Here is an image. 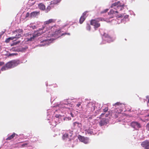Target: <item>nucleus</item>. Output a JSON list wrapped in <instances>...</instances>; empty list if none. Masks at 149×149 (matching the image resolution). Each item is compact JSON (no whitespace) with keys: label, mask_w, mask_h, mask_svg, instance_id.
Instances as JSON below:
<instances>
[{"label":"nucleus","mask_w":149,"mask_h":149,"mask_svg":"<svg viewBox=\"0 0 149 149\" xmlns=\"http://www.w3.org/2000/svg\"><path fill=\"white\" fill-rule=\"evenodd\" d=\"M146 129L149 131V123H148L146 125Z\"/></svg>","instance_id":"obj_30"},{"label":"nucleus","mask_w":149,"mask_h":149,"mask_svg":"<svg viewBox=\"0 0 149 149\" xmlns=\"http://www.w3.org/2000/svg\"><path fill=\"white\" fill-rule=\"evenodd\" d=\"M20 63V61L18 60H12L7 62L1 69V71H4L16 67Z\"/></svg>","instance_id":"obj_1"},{"label":"nucleus","mask_w":149,"mask_h":149,"mask_svg":"<svg viewBox=\"0 0 149 149\" xmlns=\"http://www.w3.org/2000/svg\"><path fill=\"white\" fill-rule=\"evenodd\" d=\"M147 104L148 106H149V98H148L147 102Z\"/></svg>","instance_id":"obj_44"},{"label":"nucleus","mask_w":149,"mask_h":149,"mask_svg":"<svg viewBox=\"0 0 149 149\" xmlns=\"http://www.w3.org/2000/svg\"><path fill=\"white\" fill-rule=\"evenodd\" d=\"M108 10H109L108 9H106L105 10H104L103 11H102L101 12V13L102 14V13H106L107 12Z\"/></svg>","instance_id":"obj_27"},{"label":"nucleus","mask_w":149,"mask_h":149,"mask_svg":"<svg viewBox=\"0 0 149 149\" xmlns=\"http://www.w3.org/2000/svg\"><path fill=\"white\" fill-rule=\"evenodd\" d=\"M45 28L44 27H42V28L39 29L37 31H35L32 34H30L31 37L30 38H27V40L28 41H31L33 40L35 38L40 36L43 33V32L42 31L40 32V31Z\"/></svg>","instance_id":"obj_3"},{"label":"nucleus","mask_w":149,"mask_h":149,"mask_svg":"<svg viewBox=\"0 0 149 149\" xmlns=\"http://www.w3.org/2000/svg\"><path fill=\"white\" fill-rule=\"evenodd\" d=\"M93 104L92 103H90L88 105V106L89 108H91V110L92 111H94L95 110V107L93 105Z\"/></svg>","instance_id":"obj_15"},{"label":"nucleus","mask_w":149,"mask_h":149,"mask_svg":"<svg viewBox=\"0 0 149 149\" xmlns=\"http://www.w3.org/2000/svg\"><path fill=\"white\" fill-rule=\"evenodd\" d=\"M61 0H54L53 1H52V3L54 4H57L58 3L60 2Z\"/></svg>","instance_id":"obj_21"},{"label":"nucleus","mask_w":149,"mask_h":149,"mask_svg":"<svg viewBox=\"0 0 149 149\" xmlns=\"http://www.w3.org/2000/svg\"><path fill=\"white\" fill-rule=\"evenodd\" d=\"M16 32L17 33H20V34L22 33L23 32V30L22 29H17L14 31V32L15 33Z\"/></svg>","instance_id":"obj_20"},{"label":"nucleus","mask_w":149,"mask_h":149,"mask_svg":"<svg viewBox=\"0 0 149 149\" xmlns=\"http://www.w3.org/2000/svg\"><path fill=\"white\" fill-rule=\"evenodd\" d=\"M86 12H84V13H83V15L82 16H84L85 17V16H86Z\"/></svg>","instance_id":"obj_39"},{"label":"nucleus","mask_w":149,"mask_h":149,"mask_svg":"<svg viewBox=\"0 0 149 149\" xmlns=\"http://www.w3.org/2000/svg\"><path fill=\"white\" fill-rule=\"evenodd\" d=\"M103 41L102 44H104L105 43V41L108 42H110L113 41L114 39L109 35L107 33H104L102 36Z\"/></svg>","instance_id":"obj_4"},{"label":"nucleus","mask_w":149,"mask_h":149,"mask_svg":"<svg viewBox=\"0 0 149 149\" xmlns=\"http://www.w3.org/2000/svg\"><path fill=\"white\" fill-rule=\"evenodd\" d=\"M86 29L88 31H90L91 29V26L89 24H87L86 26Z\"/></svg>","instance_id":"obj_23"},{"label":"nucleus","mask_w":149,"mask_h":149,"mask_svg":"<svg viewBox=\"0 0 149 149\" xmlns=\"http://www.w3.org/2000/svg\"><path fill=\"white\" fill-rule=\"evenodd\" d=\"M40 14V11H34L30 13V16L31 18H34L39 15Z\"/></svg>","instance_id":"obj_10"},{"label":"nucleus","mask_w":149,"mask_h":149,"mask_svg":"<svg viewBox=\"0 0 149 149\" xmlns=\"http://www.w3.org/2000/svg\"><path fill=\"white\" fill-rule=\"evenodd\" d=\"M30 15V14L29 13H27L26 14V16H25V18H26L27 17H28L29 16V15Z\"/></svg>","instance_id":"obj_31"},{"label":"nucleus","mask_w":149,"mask_h":149,"mask_svg":"<svg viewBox=\"0 0 149 149\" xmlns=\"http://www.w3.org/2000/svg\"><path fill=\"white\" fill-rule=\"evenodd\" d=\"M124 6V4H121L120 3V1H118L117 2H116L112 4L111 7L112 8H114L116 10H117L118 9H119V8L121 7V8H120V10H121L123 8Z\"/></svg>","instance_id":"obj_6"},{"label":"nucleus","mask_w":149,"mask_h":149,"mask_svg":"<svg viewBox=\"0 0 149 149\" xmlns=\"http://www.w3.org/2000/svg\"><path fill=\"white\" fill-rule=\"evenodd\" d=\"M115 13H118V12L116 10V11H115Z\"/></svg>","instance_id":"obj_50"},{"label":"nucleus","mask_w":149,"mask_h":149,"mask_svg":"<svg viewBox=\"0 0 149 149\" xmlns=\"http://www.w3.org/2000/svg\"><path fill=\"white\" fill-rule=\"evenodd\" d=\"M113 16H111V17H109V18H113Z\"/></svg>","instance_id":"obj_51"},{"label":"nucleus","mask_w":149,"mask_h":149,"mask_svg":"<svg viewBox=\"0 0 149 149\" xmlns=\"http://www.w3.org/2000/svg\"><path fill=\"white\" fill-rule=\"evenodd\" d=\"M107 120L106 118H102L101 120L99 122V125L101 126H102L104 125H106L107 123Z\"/></svg>","instance_id":"obj_11"},{"label":"nucleus","mask_w":149,"mask_h":149,"mask_svg":"<svg viewBox=\"0 0 149 149\" xmlns=\"http://www.w3.org/2000/svg\"><path fill=\"white\" fill-rule=\"evenodd\" d=\"M115 11L113 10H110V12L109 13V14H110L113 15V14H115Z\"/></svg>","instance_id":"obj_28"},{"label":"nucleus","mask_w":149,"mask_h":149,"mask_svg":"<svg viewBox=\"0 0 149 149\" xmlns=\"http://www.w3.org/2000/svg\"><path fill=\"white\" fill-rule=\"evenodd\" d=\"M29 143L27 142H26L20 145L21 147H26L28 146Z\"/></svg>","instance_id":"obj_17"},{"label":"nucleus","mask_w":149,"mask_h":149,"mask_svg":"<svg viewBox=\"0 0 149 149\" xmlns=\"http://www.w3.org/2000/svg\"><path fill=\"white\" fill-rule=\"evenodd\" d=\"M109 114H109H106L105 115V116L106 117H107L108 116V115Z\"/></svg>","instance_id":"obj_47"},{"label":"nucleus","mask_w":149,"mask_h":149,"mask_svg":"<svg viewBox=\"0 0 149 149\" xmlns=\"http://www.w3.org/2000/svg\"><path fill=\"white\" fill-rule=\"evenodd\" d=\"M85 132L86 133H88V134H91L93 132L91 131H90L89 130H85Z\"/></svg>","instance_id":"obj_26"},{"label":"nucleus","mask_w":149,"mask_h":149,"mask_svg":"<svg viewBox=\"0 0 149 149\" xmlns=\"http://www.w3.org/2000/svg\"><path fill=\"white\" fill-rule=\"evenodd\" d=\"M81 105V104L79 102L77 104V106L78 107H79Z\"/></svg>","instance_id":"obj_38"},{"label":"nucleus","mask_w":149,"mask_h":149,"mask_svg":"<svg viewBox=\"0 0 149 149\" xmlns=\"http://www.w3.org/2000/svg\"><path fill=\"white\" fill-rule=\"evenodd\" d=\"M149 117V114L147 115H146L145 116V117Z\"/></svg>","instance_id":"obj_48"},{"label":"nucleus","mask_w":149,"mask_h":149,"mask_svg":"<svg viewBox=\"0 0 149 149\" xmlns=\"http://www.w3.org/2000/svg\"><path fill=\"white\" fill-rule=\"evenodd\" d=\"M55 22V20L54 19H50L48 20L45 21L44 22V25H48L49 24L54 23Z\"/></svg>","instance_id":"obj_12"},{"label":"nucleus","mask_w":149,"mask_h":149,"mask_svg":"<svg viewBox=\"0 0 149 149\" xmlns=\"http://www.w3.org/2000/svg\"><path fill=\"white\" fill-rule=\"evenodd\" d=\"M66 34H68V35H69L70 34L69 33H63L62 34V35H66Z\"/></svg>","instance_id":"obj_41"},{"label":"nucleus","mask_w":149,"mask_h":149,"mask_svg":"<svg viewBox=\"0 0 149 149\" xmlns=\"http://www.w3.org/2000/svg\"><path fill=\"white\" fill-rule=\"evenodd\" d=\"M123 17V16L122 15H121L120 16L118 17Z\"/></svg>","instance_id":"obj_49"},{"label":"nucleus","mask_w":149,"mask_h":149,"mask_svg":"<svg viewBox=\"0 0 149 149\" xmlns=\"http://www.w3.org/2000/svg\"><path fill=\"white\" fill-rule=\"evenodd\" d=\"M146 97H148V96H147Z\"/></svg>","instance_id":"obj_53"},{"label":"nucleus","mask_w":149,"mask_h":149,"mask_svg":"<svg viewBox=\"0 0 149 149\" xmlns=\"http://www.w3.org/2000/svg\"><path fill=\"white\" fill-rule=\"evenodd\" d=\"M51 9V7L50 6H48L47 7V8L46 9L45 8V10L46 12L47 13L48 11H49Z\"/></svg>","instance_id":"obj_24"},{"label":"nucleus","mask_w":149,"mask_h":149,"mask_svg":"<svg viewBox=\"0 0 149 149\" xmlns=\"http://www.w3.org/2000/svg\"><path fill=\"white\" fill-rule=\"evenodd\" d=\"M19 42H20V41H18L17 42H16L14 43L13 44H14V45H16V44H18Z\"/></svg>","instance_id":"obj_36"},{"label":"nucleus","mask_w":149,"mask_h":149,"mask_svg":"<svg viewBox=\"0 0 149 149\" xmlns=\"http://www.w3.org/2000/svg\"><path fill=\"white\" fill-rule=\"evenodd\" d=\"M70 115L72 117H74V114H73L72 113H70Z\"/></svg>","instance_id":"obj_45"},{"label":"nucleus","mask_w":149,"mask_h":149,"mask_svg":"<svg viewBox=\"0 0 149 149\" xmlns=\"http://www.w3.org/2000/svg\"><path fill=\"white\" fill-rule=\"evenodd\" d=\"M79 124L77 122H75L73 123L74 126H75L76 125V124Z\"/></svg>","instance_id":"obj_35"},{"label":"nucleus","mask_w":149,"mask_h":149,"mask_svg":"<svg viewBox=\"0 0 149 149\" xmlns=\"http://www.w3.org/2000/svg\"><path fill=\"white\" fill-rule=\"evenodd\" d=\"M101 21H102V19L100 18L92 19L90 21V24L93 26L95 29L98 28L100 26V24L99 23V22Z\"/></svg>","instance_id":"obj_5"},{"label":"nucleus","mask_w":149,"mask_h":149,"mask_svg":"<svg viewBox=\"0 0 149 149\" xmlns=\"http://www.w3.org/2000/svg\"><path fill=\"white\" fill-rule=\"evenodd\" d=\"M67 132H68L69 137H71L72 136V131H67Z\"/></svg>","instance_id":"obj_25"},{"label":"nucleus","mask_w":149,"mask_h":149,"mask_svg":"<svg viewBox=\"0 0 149 149\" xmlns=\"http://www.w3.org/2000/svg\"><path fill=\"white\" fill-rule=\"evenodd\" d=\"M115 105L116 108L114 109V112L112 113L111 116L113 117L116 118L118 117V115L123 111L121 108L123 105L119 102H117Z\"/></svg>","instance_id":"obj_2"},{"label":"nucleus","mask_w":149,"mask_h":149,"mask_svg":"<svg viewBox=\"0 0 149 149\" xmlns=\"http://www.w3.org/2000/svg\"><path fill=\"white\" fill-rule=\"evenodd\" d=\"M60 30H58L56 31L53 34V35L54 36V37H56V36H59L60 35Z\"/></svg>","instance_id":"obj_16"},{"label":"nucleus","mask_w":149,"mask_h":149,"mask_svg":"<svg viewBox=\"0 0 149 149\" xmlns=\"http://www.w3.org/2000/svg\"><path fill=\"white\" fill-rule=\"evenodd\" d=\"M1 72L0 71V74H1Z\"/></svg>","instance_id":"obj_54"},{"label":"nucleus","mask_w":149,"mask_h":149,"mask_svg":"<svg viewBox=\"0 0 149 149\" xmlns=\"http://www.w3.org/2000/svg\"><path fill=\"white\" fill-rule=\"evenodd\" d=\"M104 113H102L100 116V118H101V117H102L104 115Z\"/></svg>","instance_id":"obj_43"},{"label":"nucleus","mask_w":149,"mask_h":149,"mask_svg":"<svg viewBox=\"0 0 149 149\" xmlns=\"http://www.w3.org/2000/svg\"><path fill=\"white\" fill-rule=\"evenodd\" d=\"M21 37V34L18 33L16 34L15 36H14V38H20Z\"/></svg>","instance_id":"obj_22"},{"label":"nucleus","mask_w":149,"mask_h":149,"mask_svg":"<svg viewBox=\"0 0 149 149\" xmlns=\"http://www.w3.org/2000/svg\"><path fill=\"white\" fill-rule=\"evenodd\" d=\"M85 17L84 16H81L80 19L79 20V22L81 24H82L84 21L85 20Z\"/></svg>","instance_id":"obj_18"},{"label":"nucleus","mask_w":149,"mask_h":149,"mask_svg":"<svg viewBox=\"0 0 149 149\" xmlns=\"http://www.w3.org/2000/svg\"><path fill=\"white\" fill-rule=\"evenodd\" d=\"M38 7L39 9L42 10H45V6L42 3H40L38 5Z\"/></svg>","instance_id":"obj_13"},{"label":"nucleus","mask_w":149,"mask_h":149,"mask_svg":"<svg viewBox=\"0 0 149 149\" xmlns=\"http://www.w3.org/2000/svg\"><path fill=\"white\" fill-rule=\"evenodd\" d=\"M79 140L81 142L86 144L88 142V139L87 138H85L84 136H79L78 137Z\"/></svg>","instance_id":"obj_9"},{"label":"nucleus","mask_w":149,"mask_h":149,"mask_svg":"<svg viewBox=\"0 0 149 149\" xmlns=\"http://www.w3.org/2000/svg\"><path fill=\"white\" fill-rule=\"evenodd\" d=\"M131 126L136 130H137L141 127L140 123L137 122H132L131 123Z\"/></svg>","instance_id":"obj_7"},{"label":"nucleus","mask_w":149,"mask_h":149,"mask_svg":"<svg viewBox=\"0 0 149 149\" xmlns=\"http://www.w3.org/2000/svg\"><path fill=\"white\" fill-rule=\"evenodd\" d=\"M14 54H10L9 55V56H13Z\"/></svg>","instance_id":"obj_46"},{"label":"nucleus","mask_w":149,"mask_h":149,"mask_svg":"<svg viewBox=\"0 0 149 149\" xmlns=\"http://www.w3.org/2000/svg\"><path fill=\"white\" fill-rule=\"evenodd\" d=\"M146 120H147V121H148V119H146Z\"/></svg>","instance_id":"obj_52"},{"label":"nucleus","mask_w":149,"mask_h":149,"mask_svg":"<svg viewBox=\"0 0 149 149\" xmlns=\"http://www.w3.org/2000/svg\"><path fill=\"white\" fill-rule=\"evenodd\" d=\"M4 64V63L3 62H0V67Z\"/></svg>","instance_id":"obj_34"},{"label":"nucleus","mask_w":149,"mask_h":149,"mask_svg":"<svg viewBox=\"0 0 149 149\" xmlns=\"http://www.w3.org/2000/svg\"><path fill=\"white\" fill-rule=\"evenodd\" d=\"M141 145L145 149H149V141L148 140H145L142 142Z\"/></svg>","instance_id":"obj_8"},{"label":"nucleus","mask_w":149,"mask_h":149,"mask_svg":"<svg viewBox=\"0 0 149 149\" xmlns=\"http://www.w3.org/2000/svg\"><path fill=\"white\" fill-rule=\"evenodd\" d=\"M19 42H20V41H18L17 42H16L14 43L13 44H14V45H16V44H18Z\"/></svg>","instance_id":"obj_37"},{"label":"nucleus","mask_w":149,"mask_h":149,"mask_svg":"<svg viewBox=\"0 0 149 149\" xmlns=\"http://www.w3.org/2000/svg\"><path fill=\"white\" fill-rule=\"evenodd\" d=\"M32 27L33 29H36V26L35 25L32 26Z\"/></svg>","instance_id":"obj_40"},{"label":"nucleus","mask_w":149,"mask_h":149,"mask_svg":"<svg viewBox=\"0 0 149 149\" xmlns=\"http://www.w3.org/2000/svg\"><path fill=\"white\" fill-rule=\"evenodd\" d=\"M69 137V133L68 132H67L64 134L63 136V139H65Z\"/></svg>","instance_id":"obj_19"},{"label":"nucleus","mask_w":149,"mask_h":149,"mask_svg":"<svg viewBox=\"0 0 149 149\" xmlns=\"http://www.w3.org/2000/svg\"><path fill=\"white\" fill-rule=\"evenodd\" d=\"M108 110V107H105L104 109H103V111L106 113L107 111Z\"/></svg>","instance_id":"obj_29"},{"label":"nucleus","mask_w":149,"mask_h":149,"mask_svg":"<svg viewBox=\"0 0 149 149\" xmlns=\"http://www.w3.org/2000/svg\"><path fill=\"white\" fill-rule=\"evenodd\" d=\"M15 136H17V135L15 133H13L12 135L10 136H8L7 138L6 139V140L7 141L13 139Z\"/></svg>","instance_id":"obj_14"},{"label":"nucleus","mask_w":149,"mask_h":149,"mask_svg":"<svg viewBox=\"0 0 149 149\" xmlns=\"http://www.w3.org/2000/svg\"><path fill=\"white\" fill-rule=\"evenodd\" d=\"M10 40H9V39H8V38H7L6 40H5V42L6 43H8L10 42Z\"/></svg>","instance_id":"obj_32"},{"label":"nucleus","mask_w":149,"mask_h":149,"mask_svg":"<svg viewBox=\"0 0 149 149\" xmlns=\"http://www.w3.org/2000/svg\"><path fill=\"white\" fill-rule=\"evenodd\" d=\"M129 17V16L128 15H126L125 17L124 18H125V19H126L127 18Z\"/></svg>","instance_id":"obj_42"},{"label":"nucleus","mask_w":149,"mask_h":149,"mask_svg":"<svg viewBox=\"0 0 149 149\" xmlns=\"http://www.w3.org/2000/svg\"><path fill=\"white\" fill-rule=\"evenodd\" d=\"M8 39H9L10 40H13L15 38H14V36H13V37H9V38H8Z\"/></svg>","instance_id":"obj_33"}]
</instances>
